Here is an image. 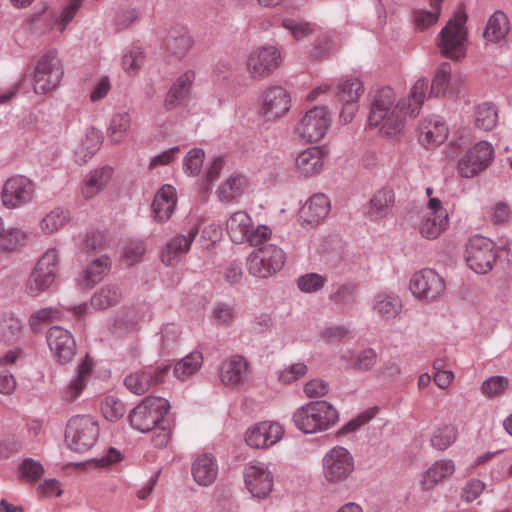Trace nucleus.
Wrapping results in <instances>:
<instances>
[{"label": "nucleus", "instance_id": "7ed1b4c3", "mask_svg": "<svg viewBox=\"0 0 512 512\" xmlns=\"http://www.w3.org/2000/svg\"><path fill=\"white\" fill-rule=\"evenodd\" d=\"M99 437L98 422L91 416L72 417L66 426L65 441L76 452L85 453L97 442Z\"/></svg>", "mask_w": 512, "mask_h": 512}, {"label": "nucleus", "instance_id": "a19ab883", "mask_svg": "<svg viewBox=\"0 0 512 512\" xmlns=\"http://www.w3.org/2000/svg\"><path fill=\"white\" fill-rule=\"evenodd\" d=\"M203 364V356L199 351H193L177 361L174 365L173 374L181 381L187 380L196 374Z\"/></svg>", "mask_w": 512, "mask_h": 512}, {"label": "nucleus", "instance_id": "0e129e2a", "mask_svg": "<svg viewBox=\"0 0 512 512\" xmlns=\"http://www.w3.org/2000/svg\"><path fill=\"white\" fill-rule=\"evenodd\" d=\"M19 472L24 481L32 483L42 476L44 469L38 461L27 458L20 464Z\"/></svg>", "mask_w": 512, "mask_h": 512}, {"label": "nucleus", "instance_id": "e433bc0d", "mask_svg": "<svg viewBox=\"0 0 512 512\" xmlns=\"http://www.w3.org/2000/svg\"><path fill=\"white\" fill-rule=\"evenodd\" d=\"M252 226V219L244 211H237L233 213L226 223L227 233L232 242L236 244L246 243L247 235Z\"/></svg>", "mask_w": 512, "mask_h": 512}, {"label": "nucleus", "instance_id": "423d86ee", "mask_svg": "<svg viewBox=\"0 0 512 512\" xmlns=\"http://www.w3.org/2000/svg\"><path fill=\"white\" fill-rule=\"evenodd\" d=\"M59 265V254L55 248L48 249L38 260L29 275L26 291L35 297L46 291L55 281Z\"/></svg>", "mask_w": 512, "mask_h": 512}, {"label": "nucleus", "instance_id": "4468645a", "mask_svg": "<svg viewBox=\"0 0 512 512\" xmlns=\"http://www.w3.org/2000/svg\"><path fill=\"white\" fill-rule=\"evenodd\" d=\"M244 481L247 489L257 498H265L273 488V473L268 465L260 461H252L245 465Z\"/></svg>", "mask_w": 512, "mask_h": 512}, {"label": "nucleus", "instance_id": "13d9d810", "mask_svg": "<svg viewBox=\"0 0 512 512\" xmlns=\"http://www.w3.org/2000/svg\"><path fill=\"white\" fill-rule=\"evenodd\" d=\"M281 25L291 33L295 40H302L315 33V29L309 23L292 18L282 19Z\"/></svg>", "mask_w": 512, "mask_h": 512}, {"label": "nucleus", "instance_id": "6e6552de", "mask_svg": "<svg viewBox=\"0 0 512 512\" xmlns=\"http://www.w3.org/2000/svg\"><path fill=\"white\" fill-rule=\"evenodd\" d=\"M497 259L495 243L489 238L475 235L466 244L465 260L471 270L478 274L489 272Z\"/></svg>", "mask_w": 512, "mask_h": 512}, {"label": "nucleus", "instance_id": "f257e3e1", "mask_svg": "<svg viewBox=\"0 0 512 512\" xmlns=\"http://www.w3.org/2000/svg\"><path fill=\"white\" fill-rule=\"evenodd\" d=\"M429 80L425 77L418 79L411 88L407 112L404 101L396 103L395 93L390 87H382L371 96L368 125L376 128L382 134L395 136L401 132L407 113L416 116L426 99Z\"/></svg>", "mask_w": 512, "mask_h": 512}, {"label": "nucleus", "instance_id": "72a5a7b5", "mask_svg": "<svg viewBox=\"0 0 512 512\" xmlns=\"http://www.w3.org/2000/svg\"><path fill=\"white\" fill-rule=\"evenodd\" d=\"M324 151L317 146L301 151L296 157V166L303 176L319 173L323 168Z\"/></svg>", "mask_w": 512, "mask_h": 512}, {"label": "nucleus", "instance_id": "39448f33", "mask_svg": "<svg viewBox=\"0 0 512 512\" xmlns=\"http://www.w3.org/2000/svg\"><path fill=\"white\" fill-rule=\"evenodd\" d=\"M286 261L285 252L275 244L263 245L247 257L249 273L258 278H268L279 272Z\"/></svg>", "mask_w": 512, "mask_h": 512}, {"label": "nucleus", "instance_id": "69168bd1", "mask_svg": "<svg viewBox=\"0 0 512 512\" xmlns=\"http://www.w3.org/2000/svg\"><path fill=\"white\" fill-rule=\"evenodd\" d=\"M144 61V55L140 47H133L122 57V66L124 70L132 75L141 67Z\"/></svg>", "mask_w": 512, "mask_h": 512}, {"label": "nucleus", "instance_id": "bf43d9fd", "mask_svg": "<svg viewBox=\"0 0 512 512\" xmlns=\"http://www.w3.org/2000/svg\"><path fill=\"white\" fill-rule=\"evenodd\" d=\"M180 336L179 328L173 324L164 325L161 329V350L164 354L173 352Z\"/></svg>", "mask_w": 512, "mask_h": 512}, {"label": "nucleus", "instance_id": "4be33fe9", "mask_svg": "<svg viewBox=\"0 0 512 512\" xmlns=\"http://www.w3.org/2000/svg\"><path fill=\"white\" fill-rule=\"evenodd\" d=\"M199 233L197 224L189 227L185 234H177L165 246L162 251V262L167 266L178 263L182 255L186 254L191 247L195 237Z\"/></svg>", "mask_w": 512, "mask_h": 512}, {"label": "nucleus", "instance_id": "aec40b11", "mask_svg": "<svg viewBox=\"0 0 512 512\" xmlns=\"http://www.w3.org/2000/svg\"><path fill=\"white\" fill-rule=\"evenodd\" d=\"M46 340L58 362L64 364L73 359L76 344L70 331L60 326L50 327L46 334Z\"/></svg>", "mask_w": 512, "mask_h": 512}, {"label": "nucleus", "instance_id": "c9c22d12", "mask_svg": "<svg viewBox=\"0 0 512 512\" xmlns=\"http://www.w3.org/2000/svg\"><path fill=\"white\" fill-rule=\"evenodd\" d=\"M340 361L345 369L368 371L376 364L377 354L372 348L360 352L347 350L340 356Z\"/></svg>", "mask_w": 512, "mask_h": 512}, {"label": "nucleus", "instance_id": "f704fd0d", "mask_svg": "<svg viewBox=\"0 0 512 512\" xmlns=\"http://www.w3.org/2000/svg\"><path fill=\"white\" fill-rule=\"evenodd\" d=\"M194 79L195 73L190 70L184 72L177 78L167 93L165 99L166 109H174L185 100L190 92Z\"/></svg>", "mask_w": 512, "mask_h": 512}, {"label": "nucleus", "instance_id": "a18cd8bd", "mask_svg": "<svg viewBox=\"0 0 512 512\" xmlns=\"http://www.w3.org/2000/svg\"><path fill=\"white\" fill-rule=\"evenodd\" d=\"M451 72V65L448 62H443L437 67L431 82L430 95L440 97L446 94L451 80Z\"/></svg>", "mask_w": 512, "mask_h": 512}, {"label": "nucleus", "instance_id": "6e6d98bb", "mask_svg": "<svg viewBox=\"0 0 512 512\" xmlns=\"http://www.w3.org/2000/svg\"><path fill=\"white\" fill-rule=\"evenodd\" d=\"M327 282V278L318 273H307L297 279L298 288L304 293H315L321 290Z\"/></svg>", "mask_w": 512, "mask_h": 512}, {"label": "nucleus", "instance_id": "f03ea898", "mask_svg": "<svg viewBox=\"0 0 512 512\" xmlns=\"http://www.w3.org/2000/svg\"><path fill=\"white\" fill-rule=\"evenodd\" d=\"M339 419L338 411L327 401H311L293 415L296 427L306 434L323 432L333 427Z\"/></svg>", "mask_w": 512, "mask_h": 512}, {"label": "nucleus", "instance_id": "0eeeda50", "mask_svg": "<svg viewBox=\"0 0 512 512\" xmlns=\"http://www.w3.org/2000/svg\"><path fill=\"white\" fill-rule=\"evenodd\" d=\"M467 15L463 11L455 13L447 25L441 30L438 43L441 53L451 59L458 60L465 55Z\"/></svg>", "mask_w": 512, "mask_h": 512}, {"label": "nucleus", "instance_id": "393cba45", "mask_svg": "<svg viewBox=\"0 0 512 512\" xmlns=\"http://www.w3.org/2000/svg\"><path fill=\"white\" fill-rule=\"evenodd\" d=\"M395 203V194L391 187L384 186L378 189L370 198L366 209V216L372 221L385 218Z\"/></svg>", "mask_w": 512, "mask_h": 512}, {"label": "nucleus", "instance_id": "58836bf2", "mask_svg": "<svg viewBox=\"0 0 512 512\" xmlns=\"http://www.w3.org/2000/svg\"><path fill=\"white\" fill-rule=\"evenodd\" d=\"M474 126L483 131L494 129L498 123V108L490 101H485L474 106Z\"/></svg>", "mask_w": 512, "mask_h": 512}, {"label": "nucleus", "instance_id": "b1692460", "mask_svg": "<svg viewBox=\"0 0 512 512\" xmlns=\"http://www.w3.org/2000/svg\"><path fill=\"white\" fill-rule=\"evenodd\" d=\"M249 376V363L240 355L225 359L219 367V378L226 386H239L246 382Z\"/></svg>", "mask_w": 512, "mask_h": 512}, {"label": "nucleus", "instance_id": "4c0bfd02", "mask_svg": "<svg viewBox=\"0 0 512 512\" xmlns=\"http://www.w3.org/2000/svg\"><path fill=\"white\" fill-rule=\"evenodd\" d=\"M455 471L454 462L450 459L435 461L422 476V487L425 490L432 489L436 484L451 476Z\"/></svg>", "mask_w": 512, "mask_h": 512}, {"label": "nucleus", "instance_id": "3c124183", "mask_svg": "<svg viewBox=\"0 0 512 512\" xmlns=\"http://www.w3.org/2000/svg\"><path fill=\"white\" fill-rule=\"evenodd\" d=\"M509 388V380L504 376H491L481 385V392L489 398L501 397Z\"/></svg>", "mask_w": 512, "mask_h": 512}, {"label": "nucleus", "instance_id": "c85d7f7f", "mask_svg": "<svg viewBox=\"0 0 512 512\" xmlns=\"http://www.w3.org/2000/svg\"><path fill=\"white\" fill-rule=\"evenodd\" d=\"M123 299L122 288L116 283H107L98 288L90 299V306L97 311L118 305Z\"/></svg>", "mask_w": 512, "mask_h": 512}, {"label": "nucleus", "instance_id": "49530a36", "mask_svg": "<svg viewBox=\"0 0 512 512\" xmlns=\"http://www.w3.org/2000/svg\"><path fill=\"white\" fill-rule=\"evenodd\" d=\"M68 219V211L55 208L42 219L40 223L41 230L46 234H52L62 228L67 223Z\"/></svg>", "mask_w": 512, "mask_h": 512}, {"label": "nucleus", "instance_id": "2f4dec72", "mask_svg": "<svg viewBox=\"0 0 512 512\" xmlns=\"http://www.w3.org/2000/svg\"><path fill=\"white\" fill-rule=\"evenodd\" d=\"M113 169L103 166L91 171L83 180L81 192L85 199L94 198L102 191L112 178Z\"/></svg>", "mask_w": 512, "mask_h": 512}, {"label": "nucleus", "instance_id": "09e8293b", "mask_svg": "<svg viewBox=\"0 0 512 512\" xmlns=\"http://www.w3.org/2000/svg\"><path fill=\"white\" fill-rule=\"evenodd\" d=\"M457 438V429L453 425H444L437 428L431 436V445L437 450H445L451 446Z\"/></svg>", "mask_w": 512, "mask_h": 512}, {"label": "nucleus", "instance_id": "864d4df0", "mask_svg": "<svg viewBox=\"0 0 512 512\" xmlns=\"http://www.w3.org/2000/svg\"><path fill=\"white\" fill-rule=\"evenodd\" d=\"M26 239V233L18 228H9L0 235V250L9 252L14 251Z\"/></svg>", "mask_w": 512, "mask_h": 512}, {"label": "nucleus", "instance_id": "e2e57ef3", "mask_svg": "<svg viewBox=\"0 0 512 512\" xmlns=\"http://www.w3.org/2000/svg\"><path fill=\"white\" fill-rule=\"evenodd\" d=\"M22 329V323L18 318L8 316L0 319V339L11 341L17 338Z\"/></svg>", "mask_w": 512, "mask_h": 512}, {"label": "nucleus", "instance_id": "052dcab7", "mask_svg": "<svg viewBox=\"0 0 512 512\" xmlns=\"http://www.w3.org/2000/svg\"><path fill=\"white\" fill-rule=\"evenodd\" d=\"M356 299V287L350 284H344L337 287V289L331 293L330 300L339 306L349 307Z\"/></svg>", "mask_w": 512, "mask_h": 512}, {"label": "nucleus", "instance_id": "37998d69", "mask_svg": "<svg viewBox=\"0 0 512 512\" xmlns=\"http://www.w3.org/2000/svg\"><path fill=\"white\" fill-rule=\"evenodd\" d=\"M130 128V115L127 112H117L111 117L108 136L113 143L119 144L128 137Z\"/></svg>", "mask_w": 512, "mask_h": 512}, {"label": "nucleus", "instance_id": "9d476101", "mask_svg": "<svg viewBox=\"0 0 512 512\" xmlns=\"http://www.w3.org/2000/svg\"><path fill=\"white\" fill-rule=\"evenodd\" d=\"M323 477L330 484L345 481L354 471V458L346 448L334 446L322 459Z\"/></svg>", "mask_w": 512, "mask_h": 512}, {"label": "nucleus", "instance_id": "a878e982", "mask_svg": "<svg viewBox=\"0 0 512 512\" xmlns=\"http://www.w3.org/2000/svg\"><path fill=\"white\" fill-rule=\"evenodd\" d=\"M176 190L171 185H164L154 196L151 208L152 216L158 223L166 222L176 206Z\"/></svg>", "mask_w": 512, "mask_h": 512}, {"label": "nucleus", "instance_id": "2eb2a0df", "mask_svg": "<svg viewBox=\"0 0 512 512\" xmlns=\"http://www.w3.org/2000/svg\"><path fill=\"white\" fill-rule=\"evenodd\" d=\"M330 122L325 107H314L308 110L297 125L296 131L306 142H317L325 135Z\"/></svg>", "mask_w": 512, "mask_h": 512}, {"label": "nucleus", "instance_id": "338daca9", "mask_svg": "<svg viewBox=\"0 0 512 512\" xmlns=\"http://www.w3.org/2000/svg\"><path fill=\"white\" fill-rule=\"evenodd\" d=\"M307 372L308 368L306 364L303 362L294 363L279 372L278 380L283 384H291L302 378Z\"/></svg>", "mask_w": 512, "mask_h": 512}, {"label": "nucleus", "instance_id": "dca6fc26", "mask_svg": "<svg viewBox=\"0 0 512 512\" xmlns=\"http://www.w3.org/2000/svg\"><path fill=\"white\" fill-rule=\"evenodd\" d=\"M409 288L417 298L434 300L443 293L445 284L435 270L426 268L412 275Z\"/></svg>", "mask_w": 512, "mask_h": 512}, {"label": "nucleus", "instance_id": "9b49d317", "mask_svg": "<svg viewBox=\"0 0 512 512\" xmlns=\"http://www.w3.org/2000/svg\"><path fill=\"white\" fill-rule=\"evenodd\" d=\"M63 74V68L56 51H48L39 59L34 71L35 93L45 94L56 88Z\"/></svg>", "mask_w": 512, "mask_h": 512}, {"label": "nucleus", "instance_id": "680f3d73", "mask_svg": "<svg viewBox=\"0 0 512 512\" xmlns=\"http://www.w3.org/2000/svg\"><path fill=\"white\" fill-rule=\"evenodd\" d=\"M205 158V152L201 148H193L191 149L183 163L184 171L192 176H196L199 174L201 167L203 165Z\"/></svg>", "mask_w": 512, "mask_h": 512}, {"label": "nucleus", "instance_id": "774afa93", "mask_svg": "<svg viewBox=\"0 0 512 512\" xmlns=\"http://www.w3.org/2000/svg\"><path fill=\"white\" fill-rule=\"evenodd\" d=\"M146 252V247L141 240L129 241L124 247L123 261L128 265H133L139 262Z\"/></svg>", "mask_w": 512, "mask_h": 512}, {"label": "nucleus", "instance_id": "c756f323", "mask_svg": "<svg viewBox=\"0 0 512 512\" xmlns=\"http://www.w3.org/2000/svg\"><path fill=\"white\" fill-rule=\"evenodd\" d=\"M329 210L330 201L328 197L322 193H317L311 196L301 208L300 216L305 222L317 225L328 215Z\"/></svg>", "mask_w": 512, "mask_h": 512}, {"label": "nucleus", "instance_id": "1a4fd4ad", "mask_svg": "<svg viewBox=\"0 0 512 512\" xmlns=\"http://www.w3.org/2000/svg\"><path fill=\"white\" fill-rule=\"evenodd\" d=\"M282 63L280 51L273 45L254 48L247 56L246 70L251 79L262 80L269 77Z\"/></svg>", "mask_w": 512, "mask_h": 512}, {"label": "nucleus", "instance_id": "a211bd4d", "mask_svg": "<svg viewBox=\"0 0 512 512\" xmlns=\"http://www.w3.org/2000/svg\"><path fill=\"white\" fill-rule=\"evenodd\" d=\"M168 371V366L148 367L127 375L124 384L132 393L143 395L153 386L163 382Z\"/></svg>", "mask_w": 512, "mask_h": 512}, {"label": "nucleus", "instance_id": "f3484780", "mask_svg": "<svg viewBox=\"0 0 512 512\" xmlns=\"http://www.w3.org/2000/svg\"><path fill=\"white\" fill-rule=\"evenodd\" d=\"M261 99V113L269 121L283 117L291 108L290 94L282 86L266 88Z\"/></svg>", "mask_w": 512, "mask_h": 512}, {"label": "nucleus", "instance_id": "cd10ccee", "mask_svg": "<svg viewBox=\"0 0 512 512\" xmlns=\"http://www.w3.org/2000/svg\"><path fill=\"white\" fill-rule=\"evenodd\" d=\"M448 136V128L438 117L424 120L419 126V139L429 148L442 144Z\"/></svg>", "mask_w": 512, "mask_h": 512}, {"label": "nucleus", "instance_id": "7c9ffc66", "mask_svg": "<svg viewBox=\"0 0 512 512\" xmlns=\"http://www.w3.org/2000/svg\"><path fill=\"white\" fill-rule=\"evenodd\" d=\"M373 311L384 320L396 318L402 310L400 297L393 292H379L373 297Z\"/></svg>", "mask_w": 512, "mask_h": 512}, {"label": "nucleus", "instance_id": "ddd939ff", "mask_svg": "<svg viewBox=\"0 0 512 512\" xmlns=\"http://www.w3.org/2000/svg\"><path fill=\"white\" fill-rule=\"evenodd\" d=\"M493 153V147L489 142L479 141L460 158L458 173L464 178L474 177L489 165Z\"/></svg>", "mask_w": 512, "mask_h": 512}, {"label": "nucleus", "instance_id": "4d7b16f0", "mask_svg": "<svg viewBox=\"0 0 512 512\" xmlns=\"http://www.w3.org/2000/svg\"><path fill=\"white\" fill-rule=\"evenodd\" d=\"M90 370V366L85 361L78 366L77 376L70 382L67 389V397L69 400L73 401L80 395L85 387V379L90 373Z\"/></svg>", "mask_w": 512, "mask_h": 512}, {"label": "nucleus", "instance_id": "603ef678", "mask_svg": "<svg viewBox=\"0 0 512 512\" xmlns=\"http://www.w3.org/2000/svg\"><path fill=\"white\" fill-rule=\"evenodd\" d=\"M101 410L103 416L111 422L118 421L126 413L124 403L113 395H109L104 399L101 405Z\"/></svg>", "mask_w": 512, "mask_h": 512}, {"label": "nucleus", "instance_id": "412c9836", "mask_svg": "<svg viewBox=\"0 0 512 512\" xmlns=\"http://www.w3.org/2000/svg\"><path fill=\"white\" fill-rule=\"evenodd\" d=\"M429 212L420 223V233L427 239L437 238L448 226V213L438 198L428 201Z\"/></svg>", "mask_w": 512, "mask_h": 512}, {"label": "nucleus", "instance_id": "8fccbe9b", "mask_svg": "<svg viewBox=\"0 0 512 512\" xmlns=\"http://www.w3.org/2000/svg\"><path fill=\"white\" fill-rule=\"evenodd\" d=\"M334 46V35L330 32L318 33L312 48L309 51V56L315 60L325 58Z\"/></svg>", "mask_w": 512, "mask_h": 512}, {"label": "nucleus", "instance_id": "de8ad7c7", "mask_svg": "<svg viewBox=\"0 0 512 512\" xmlns=\"http://www.w3.org/2000/svg\"><path fill=\"white\" fill-rule=\"evenodd\" d=\"M363 93V85L357 78L347 79L338 86L337 97L341 102H358Z\"/></svg>", "mask_w": 512, "mask_h": 512}, {"label": "nucleus", "instance_id": "c03bdc74", "mask_svg": "<svg viewBox=\"0 0 512 512\" xmlns=\"http://www.w3.org/2000/svg\"><path fill=\"white\" fill-rule=\"evenodd\" d=\"M193 40L184 29L172 30L166 38V49L176 57H183L192 47Z\"/></svg>", "mask_w": 512, "mask_h": 512}, {"label": "nucleus", "instance_id": "79ce46f5", "mask_svg": "<svg viewBox=\"0 0 512 512\" xmlns=\"http://www.w3.org/2000/svg\"><path fill=\"white\" fill-rule=\"evenodd\" d=\"M247 180L241 174L230 176L218 189V197L221 202L231 203L236 201L244 192Z\"/></svg>", "mask_w": 512, "mask_h": 512}, {"label": "nucleus", "instance_id": "f8f14e48", "mask_svg": "<svg viewBox=\"0 0 512 512\" xmlns=\"http://www.w3.org/2000/svg\"><path fill=\"white\" fill-rule=\"evenodd\" d=\"M34 193L35 186L29 178L13 176L3 184L1 202L8 209L20 208L32 201Z\"/></svg>", "mask_w": 512, "mask_h": 512}, {"label": "nucleus", "instance_id": "473e14b6", "mask_svg": "<svg viewBox=\"0 0 512 512\" xmlns=\"http://www.w3.org/2000/svg\"><path fill=\"white\" fill-rule=\"evenodd\" d=\"M111 266L112 261L107 255L93 260L83 269L79 279L80 286L92 288L108 274Z\"/></svg>", "mask_w": 512, "mask_h": 512}, {"label": "nucleus", "instance_id": "5701e85b", "mask_svg": "<svg viewBox=\"0 0 512 512\" xmlns=\"http://www.w3.org/2000/svg\"><path fill=\"white\" fill-rule=\"evenodd\" d=\"M149 307L144 303L123 307L112 320V329L117 334L133 332L145 318Z\"/></svg>", "mask_w": 512, "mask_h": 512}, {"label": "nucleus", "instance_id": "5fc2aeb1", "mask_svg": "<svg viewBox=\"0 0 512 512\" xmlns=\"http://www.w3.org/2000/svg\"><path fill=\"white\" fill-rule=\"evenodd\" d=\"M60 312L52 307H46L37 310L29 318V325L34 332H39L42 325L48 324L51 321L58 320Z\"/></svg>", "mask_w": 512, "mask_h": 512}, {"label": "nucleus", "instance_id": "bb28decb", "mask_svg": "<svg viewBox=\"0 0 512 512\" xmlns=\"http://www.w3.org/2000/svg\"><path fill=\"white\" fill-rule=\"evenodd\" d=\"M218 470L216 458L209 453H203L197 456L191 467L194 481L204 487L214 483L218 475Z\"/></svg>", "mask_w": 512, "mask_h": 512}, {"label": "nucleus", "instance_id": "ea45409f", "mask_svg": "<svg viewBox=\"0 0 512 512\" xmlns=\"http://www.w3.org/2000/svg\"><path fill=\"white\" fill-rule=\"evenodd\" d=\"M509 30L510 23L507 15L502 11H496L488 19L483 36L489 42L499 43L505 39Z\"/></svg>", "mask_w": 512, "mask_h": 512}, {"label": "nucleus", "instance_id": "6ab92c4d", "mask_svg": "<svg viewBox=\"0 0 512 512\" xmlns=\"http://www.w3.org/2000/svg\"><path fill=\"white\" fill-rule=\"evenodd\" d=\"M282 426L275 422L264 421L250 427L245 435L248 446L266 449L276 444L283 436Z\"/></svg>", "mask_w": 512, "mask_h": 512}, {"label": "nucleus", "instance_id": "20e7f679", "mask_svg": "<svg viewBox=\"0 0 512 512\" xmlns=\"http://www.w3.org/2000/svg\"><path fill=\"white\" fill-rule=\"evenodd\" d=\"M170 408L162 397H146L129 414L131 426L142 432H151L157 425L165 423L164 416Z\"/></svg>", "mask_w": 512, "mask_h": 512}]
</instances>
